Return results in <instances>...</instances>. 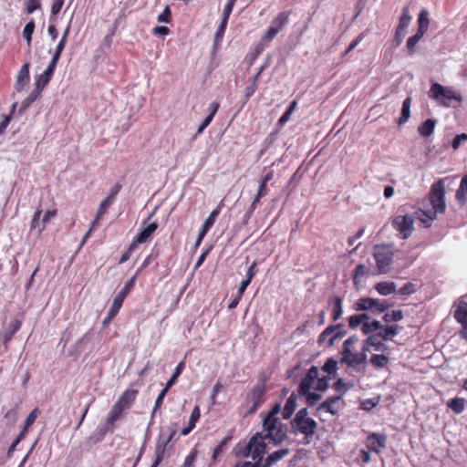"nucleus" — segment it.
Returning a JSON list of instances; mask_svg holds the SVG:
<instances>
[{
	"instance_id": "nucleus-1",
	"label": "nucleus",
	"mask_w": 467,
	"mask_h": 467,
	"mask_svg": "<svg viewBox=\"0 0 467 467\" xmlns=\"http://www.w3.org/2000/svg\"><path fill=\"white\" fill-rule=\"evenodd\" d=\"M281 404H275L263 420L265 437L275 446L282 444L287 439V425L282 423L277 415L280 413Z\"/></svg>"
},
{
	"instance_id": "nucleus-2",
	"label": "nucleus",
	"mask_w": 467,
	"mask_h": 467,
	"mask_svg": "<svg viewBox=\"0 0 467 467\" xmlns=\"http://www.w3.org/2000/svg\"><path fill=\"white\" fill-rule=\"evenodd\" d=\"M395 255L394 247L391 244H376L373 248V256L379 274H387Z\"/></svg>"
},
{
	"instance_id": "nucleus-3",
	"label": "nucleus",
	"mask_w": 467,
	"mask_h": 467,
	"mask_svg": "<svg viewBox=\"0 0 467 467\" xmlns=\"http://www.w3.org/2000/svg\"><path fill=\"white\" fill-rule=\"evenodd\" d=\"M449 180L448 177L440 179L434 182L429 193L430 202L432 206V212L436 213H443L446 210L445 203V182Z\"/></svg>"
},
{
	"instance_id": "nucleus-4",
	"label": "nucleus",
	"mask_w": 467,
	"mask_h": 467,
	"mask_svg": "<svg viewBox=\"0 0 467 467\" xmlns=\"http://www.w3.org/2000/svg\"><path fill=\"white\" fill-rule=\"evenodd\" d=\"M430 98L435 99L441 106L450 107L449 101L454 99L461 103V94L454 92L450 88H445L439 83H433L430 89Z\"/></svg>"
},
{
	"instance_id": "nucleus-5",
	"label": "nucleus",
	"mask_w": 467,
	"mask_h": 467,
	"mask_svg": "<svg viewBox=\"0 0 467 467\" xmlns=\"http://www.w3.org/2000/svg\"><path fill=\"white\" fill-rule=\"evenodd\" d=\"M392 305H388V300L372 297H360L353 305L358 312L371 311L374 314L385 313Z\"/></svg>"
},
{
	"instance_id": "nucleus-6",
	"label": "nucleus",
	"mask_w": 467,
	"mask_h": 467,
	"mask_svg": "<svg viewBox=\"0 0 467 467\" xmlns=\"http://www.w3.org/2000/svg\"><path fill=\"white\" fill-rule=\"evenodd\" d=\"M136 276H132L129 280L126 281L124 286L118 293V295L114 297L113 303L108 312L107 317L103 320V325H107L111 322L112 318L119 313L123 301L132 290L135 285Z\"/></svg>"
},
{
	"instance_id": "nucleus-7",
	"label": "nucleus",
	"mask_w": 467,
	"mask_h": 467,
	"mask_svg": "<svg viewBox=\"0 0 467 467\" xmlns=\"http://www.w3.org/2000/svg\"><path fill=\"white\" fill-rule=\"evenodd\" d=\"M169 434L167 436L164 433H160L156 447H155V460L152 462L150 467H158L160 463L162 462L166 451V447L169 442L172 440L174 435L177 432V427L175 424H171L168 428Z\"/></svg>"
},
{
	"instance_id": "nucleus-8",
	"label": "nucleus",
	"mask_w": 467,
	"mask_h": 467,
	"mask_svg": "<svg viewBox=\"0 0 467 467\" xmlns=\"http://www.w3.org/2000/svg\"><path fill=\"white\" fill-rule=\"evenodd\" d=\"M265 381H259L250 391L246 398L247 402H251L252 406L246 411L245 415H252L256 412L258 408L265 401Z\"/></svg>"
},
{
	"instance_id": "nucleus-9",
	"label": "nucleus",
	"mask_w": 467,
	"mask_h": 467,
	"mask_svg": "<svg viewBox=\"0 0 467 467\" xmlns=\"http://www.w3.org/2000/svg\"><path fill=\"white\" fill-rule=\"evenodd\" d=\"M391 225L402 239H408L414 230V217L410 214L397 215L392 219Z\"/></svg>"
},
{
	"instance_id": "nucleus-10",
	"label": "nucleus",
	"mask_w": 467,
	"mask_h": 467,
	"mask_svg": "<svg viewBox=\"0 0 467 467\" xmlns=\"http://www.w3.org/2000/svg\"><path fill=\"white\" fill-rule=\"evenodd\" d=\"M411 19L412 16L410 15L409 6H404L393 38L394 47H399L402 43L403 38L407 34V27L410 24Z\"/></svg>"
},
{
	"instance_id": "nucleus-11",
	"label": "nucleus",
	"mask_w": 467,
	"mask_h": 467,
	"mask_svg": "<svg viewBox=\"0 0 467 467\" xmlns=\"http://www.w3.org/2000/svg\"><path fill=\"white\" fill-rule=\"evenodd\" d=\"M290 426L294 433L300 432L304 435H314L317 428V422L312 418L302 420H291Z\"/></svg>"
},
{
	"instance_id": "nucleus-12",
	"label": "nucleus",
	"mask_w": 467,
	"mask_h": 467,
	"mask_svg": "<svg viewBox=\"0 0 467 467\" xmlns=\"http://www.w3.org/2000/svg\"><path fill=\"white\" fill-rule=\"evenodd\" d=\"M340 328V326L329 325L318 336L317 344L319 346L326 345L327 348H332L335 342L338 339L336 336V329Z\"/></svg>"
},
{
	"instance_id": "nucleus-13",
	"label": "nucleus",
	"mask_w": 467,
	"mask_h": 467,
	"mask_svg": "<svg viewBox=\"0 0 467 467\" xmlns=\"http://www.w3.org/2000/svg\"><path fill=\"white\" fill-rule=\"evenodd\" d=\"M318 376V368L317 366H312L304 379L301 380L297 392L298 394H306L308 390L311 389L314 382L317 379Z\"/></svg>"
},
{
	"instance_id": "nucleus-14",
	"label": "nucleus",
	"mask_w": 467,
	"mask_h": 467,
	"mask_svg": "<svg viewBox=\"0 0 467 467\" xmlns=\"http://www.w3.org/2000/svg\"><path fill=\"white\" fill-rule=\"evenodd\" d=\"M22 322L18 319L11 321L2 332V343L4 346V351H7L9 348V342L12 340L14 335L20 329Z\"/></svg>"
},
{
	"instance_id": "nucleus-15",
	"label": "nucleus",
	"mask_w": 467,
	"mask_h": 467,
	"mask_svg": "<svg viewBox=\"0 0 467 467\" xmlns=\"http://www.w3.org/2000/svg\"><path fill=\"white\" fill-rule=\"evenodd\" d=\"M387 436L385 434L371 433L367 438V448L376 453L386 446Z\"/></svg>"
},
{
	"instance_id": "nucleus-16",
	"label": "nucleus",
	"mask_w": 467,
	"mask_h": 467,
	"mask_svg": "<svg viewBox=\"0 0 467 467\" xmlns=\"http://www.w3.org/2000/svg\"><path fill=\"white\" fill-rule=\"evenodd\" d=\"M138 390L136 389H126L121 396L119 398L115 405L121 409V410H129L137 397Z\"/></svg>"
},
{
	"instance_id": "nucleus-17",
	"label": "nucleus",
	"mask_w": 467,
	"mask_h": 467,
	"mask_svg": "<svg viewBox=\"0 0 467 467\" xmlns=\"http://www.w3.org/2000/svg\"><path fill=\"white\" fill-rule=\"evenodd\" d=\"M340 362L346 364L348 368H354L357 372L363 373L364 368L359 360V357L357 353L350 351L349 354H341Z\"/></svg>"
},
{
	"instance_id": "nucleus-18",
	"label": "nucleus",
	"mask_w": 467,
	"mask_h": 467,
	"mask_svg": "<svg viewBox=\"0 0 467 467\" xmlns=\"http://www.w3.org/2000/svg\"><path fill=\"white\" fill-rule=\"evenodd\" d=\"M341 395L339 396H331L326 399L322 403H320L317 407L318 411H326L332 415H336L338 411V409L336 408L335 404L341 400Z\"/></svg>"
},
{
	"instance_id": "nucleus-19",
	"label": "nucleus",
	"mask_w": 467,
	"mask_h": 467,
	"mask_svg": "<svg viewBox=\"0 0 467 467\" xmlns=\"http://www.w3.org/2000/svg\"><path fill=\"white\" fill-rule=\"evenodd\" d=\"M123 410L117 407L115 404L112 406L109 413L107 414L105 424L111 430L115 431V423L122 418Z\"/></svg>"
},
{
	"instance_id": "nucleus-20",
	"label": "nucleus",
	"mask_w": 467,
	"mask_h": 467,
	"mask_svg": "<svg viewBox=\"0 0 467 467\" xmlns=\"http://www.w3.org/2000/svg\"><path fill=\"white\" fill-rule=\"evenodd\" d=\"M291 13V10L278 13L270 25L275 27L277 31H282L288 25Z\"/></svg>"
},
{
	"instance_id": "nucleus-21",
	"label": "nucleus",
	"mask_w": 467,
	"mask_h": 467,
	"mask_svg": "<svg viewBox=\"0 0 467 467\" xmlns=\"http://www.w3.org/2000/svg\"><path fill=\"white\" fill-rule=\"evenodd\" d=\"M29 81V63H25L16 78V89L17 91H21L23 88L28 83Z\"/></svg>"
},
{
	"instance_id": "nucleus-22",
	"label": "nucleus",
	"mask_w": 467,
	"mask_h": 467,
	"mask_svg": "<svg viewBox=\"0 0 467 467\" xmlns=\"http://www.w3.org/2000/svg\"><path fill=\"white\" fill-rule=\"evenodd\" d=\"M55 69V67L48 65L46 70L36 78L35 86H37V88L44 89V88L49 83L52 76L54 75Z\"/></svg>"
},
{
	"instance_id": "nucleus-23",
	"label": "nucleus",
	"mask_w": 467,
	"mask_h": 467,
	"mask_svg": "<svg viewBox=\"0 0 467 467\" xmlns=\"http://www.w3.org/2000/svg\"><path fill=\"white\" fill-rule=\"evenodd\" d=\"M289 453L290 450L288 448H283L281 450L274 451L273 453H270L264 461L263 467H271L275 462L282 460Z\"/></svg>"
},
{
	"instance_id": "nucleus-24",
	"label": "nucleus",
	"mask_w": 467,
	"mask_h": 467,
	"mask_svg": "<svg viewBox=\"0 0 467 467\" xmlns=\"http://www.w3.org/2000/svg\"><path fill=\"white\" fill-rule=\"evenodd\" d=\"M296 399L297 396L295 392H293L289 398L286 400L283 412L282 417L284 420H289L293 413L295 412V410L296 408Z\"/></svg>"
},
{
	"instance_id": "nucleus-25",
	"label": "nucleus",
	"mask_w": 467,
	"mask_h": 467,
	"mask_svg": "<svg viewBox=\"0 0 467 467\" xmlns=\"http://www.w3.org/2000/svg\"><path fill=\"white\" fill-rule=\"evenodd\" d=\"M158 224L157 223H150L136 235V242L145 243L150 238V236L157 230Z\"/></svg>"
},
{
	"instance_id": "nucleus-26",
	"label": "nucleus",
	"mask_w": 467,
	"mask_h": 467,
	"mask_svg": "<svg viewBox=\"0 0 467 467\" xmlns=\"http://www.w3.org/2000/svg\"><path fill=\"white\" fill-rule=\"evenodd\" d=\"M329 304H333L332 320L337 321L343 314V299L340 296H333L329 298Z\"/></svg>"
},
{
	"instance_id": "nucleus-27",
	"label": "nucleus",
	"mask_w": 467,
	"mask_h": 467,
	"mask_svg": "<svg viewBox=\"0 0 467 467\" xmlns=\"http://www.w3.org/2000/svg\"><path fill=\"white\" fill-rule=\"evenodd\" d=\"M411 101H412L411 98L407 97L402 102L400 116L398 119V124L400 126L405 124L410 117Z\"/></svg>"
},
{
	"instance_id": "nucleus-28",
	"label": "nucleus",
	"mask_w": 467,
	"mask_h": 467,
	"mask_svg": "<svg viewBox=\"0 0 467 467\" xmlns=\"http://www.w3.org/2000/svg\"><path fill=\"white\" fill-rule=\"evenodd\" d=\"M397 286L394 282H379L375 285L376 291L381 296H389L396 293Z\"/></svg>"
},
{
	"instance_id": "nucleus-29",
	"label": "nucleus",
	"mask_w": 467,
	"mask_h": 467,
	"mask_svg": "<svg viewBox=\"0 0 467 467\" xmlns=\"http://www.w3.org/2000/svg\"><path fill=\"white\" fill-rule=\"evenodd\" d=\"M42 88H37V86L30 92V94L22 101L19 112L22 113L26 110L34 101H36L42 92Z\"/></svg>"
},
{
	"instance_id": "nucleus-30",
	"label": "nucleus",
	"mask_w": 467,
	"mask_h": 467,
	"mask_svg": "<svg viewBox=\"0 0 467 467\" xmlns=\"http://www.w3.org/2000/svg\"><path fill=\"white\" fill-rule=\"evenodd\" d=\"M436 119H428L418 127V131L422 137L431 136L436 126Z\"/></svg>"
},
{
	"instance_id": "nucleus-31",
	"label": "nucleus",
	"mask_w": 467,
	"mask_h": 467,
	"mask_svg": "<svg viewBox=\"0 0 467 467\" xmlns=\"http://www.w3.org/2000/svg\"><path fill=\"white\" fill-rule=\"evenodd\" d=\"M467 174H465L461 181L460 187L456 191L455 198L462 204L465 205L467 202Z\"/></svg>"
},
{
	"instance_id": "nucleus-32",
	"label": "nucleus",
	"mask_w": 467,
	"mask_h": 467,
	"mask_svg": "<svg viewBox=\"0 0 467 467\" xmlns=\"http://www.w3.org/2000/svg\"><path fill=\"white\" fill-rule=\"evenodd\" d=\"M399 328L398 325L383 326V328L380 329L381 331L378 333V336L384 341L390 340L393 337L398 335Z\"/></svg>"
},
{
	"instance_id": "nucleus-33",
	"label": "nucleus",
	"mask_w": 467,
	"mask_h": 467,
	"mask_svg": "<svg viewBox=\"0 0 467 467\" xmlns=\"http://www.w3.org/2000/svg\"><path fill=\"white\" fill-rule=\"evenodd\" d=\"M418 29L420 33L425 34L428 31L430 20H429V12L426 8L420 10L418 17Z\"/></svg>"
},
{
	"instance_id": "nucleus-34",
	"label": "nucleus",
	"mask_w": 467,
	"mask_h": 467,
	"mask_svg": "<svg viewBox=\"0 0 467 467\" xmlns=\"http://www.w3.org/2000/svg\"><path fill=\"white\" fill-rule=\"evenodd\" d=\"M453 317L461 325L467 324V302H461L459 304Z\"/></svg>"
},
{
	"instance_id": "nucleus-35",
	"label": "nucleus",
	"mask_w": 467,
	"mask_h": 467,
	"mask_svg": "<svg viewBox=\"0 0 467 467\" xmlns=\"http://www.w3.org/2000/svg\"><path fill=\"white\" fill-rule=\"evenodd\" d=\"M418 217L420 220V222L423 223L424 227H430L431 224V222L435 220L437 213L435 212L430 211H423L419 210Z\"/></svg>"
},
{
	"instance_id": "nucleus-36",
	"label": "nucleus",
	"mask_w": 467,
	"mask_h": 467,
	"mask_svg": "<svg viewBox=\"0 0 467 467\" xmlns=\"http://www.w3.org/2000/svg\"><path fill=\"white\" fill-rule=\"evenodd\" d=\"M382 328L383 325L379 320H371L369 322L363 323V326L361 327V332L364 335L370 336L371 333Z\"/></svg>"
},
{
	"instance_id": "nucleus-37",
	"label": "nucleus",
	"mask_w": 467,
	"mask_h": 467,
	"mask_svg": "<svg viewBox=\"0 0 467 467\" xmlns=\"http://www.w3.org/2000/svg\"><path fill=\"white\" fill-rule=\"evenodd\" d=\"M265 440L262 439H256V441H254L253 445V452H252V459L256 460L262 457V455L265 453L266 450V443L265 442Z\"/></svg>"
},
{
	"instance_id": "nucleus-38",
	"label": "nucleus",
	"mask_w": 467,
	"mask_h": 467,
	"mask_svg": "<svg viewBox=\"0 0 467 467\" xmlns=\"http://www.w3.org/2000/svg\"><path fill=\"white\" fill-rule=\"evenodd\" d=\"M256 439L268 440V438L265 437V433H263V432H255L250 438L249 441L247 442V444L244 447V450L243 451V456L244 457H249V456L252 457L253 445H254V441H256Z\"/></svg>"
},
{
	"instance_id": "nucleus-39",
	"label": "nucleus",
	"mask_w": 467,
	"mask_h": 467,
	"mask_svg": "<svg viewBox=\"0 0 467 467\" xmlns=\"http://www.w3.org/2000/svg\"><path fill=\"white\" fill-rule=\"evenodd\" d=\"M169 389H168L167 387H164V389L159 393V395H158V397H157V399L155 400V404H154L153 410H152L151 414H150V421L149 423L148 428H150V426L153 423L154 415H155L156 411L161 406V404L163 402V400H164L165 396L167 395ZM149 431V429H147V431Z\"/></svg>"
},
{
	"instance_id": "nucleus-40",
	"label": "nucleus",
	"mask_w": 467,
	"mask_h": 467,
	"mask_svg": "<svg viewBox=\"0 0 467 467\" xmlns=\"http://www.w3.org/2000/svg\"><path fill=\"white\" fill-rule=\"evenodd\" d=\"M447 406L456 414L463 411L465 406V400L462 398H453L448 401Z\"/></svg>"
},
{
	"instance_id": "nucleus-41",
	"label": "nucleus",
	"mask_w": 467,
	"mask_h": 467,
	"mask_svg": "<svg viewBox=\"0 0 467 467\" xmlns=\"http://www.w3.org/2000/svg\"><path fill=\"white\" fill-rule=\"evenodd\" d=\"M114 432L113 430H111L109 427H108L106 424H104L102 427H98L95 432L89 437V439L93 442H99L102 441L107 434V432Z\"/></svg>"
},
{
	"instance_id": "nucleus-42",
	"label": "nucleus",
	"mask_w": 467,
	"mask_h": 467,
	"mask_svg": "<svg viewBox=\"0 0 467 467\" xmlns=\"http://www.w3.org/2000/svg\"><path fill=\"white\" fill-rule=\"evenodd\" d=\"M370 363L377 368H382L388 365L389 358L383 354H374L370 358Z\"/></svg>"
},
{
	"instance_id": "nucleus-43",
	"label": "nucleus",
	"mask_w": 467,
	"mask_h": 467,
	"mask_svg": "<svg viewBox=\"0 0 467 467\" xmlns=\"http://www.w3.org/2000/svg\"><path fill=\"white\" fill-rule=\"evenodd\" d=\"M403 317L402 310H392L391 312L385 313L382 317V320L385 323L399 322L403 319Z\"/></svg>"
},
{
	"instance_id": "nucleus-44",
	"label": "nucleus",
	"mask_w": 467,
	"mask_h": 467,
	"mask_svg": "<svg viewBox=\"0 0 467 467\" xmlns=\"http://www.w3.org/2000/svg\"><path fill=\"white\" fill-rule=\"evenodd\" d=\"M321 369L328 375H335L337 370V361L334 358H328Z\"/></svg>"
},
{
	"instance_id": "nucleus-45",
	"label": "nucleus",
	"mask_w": 467,
	"mask_h": 467,
	"mask_svg": "<svg viewBox=\"0 0 467 467\" xmlns=\"http://www.w3.org/2000/svg\"><path fill=\"white\" fill-rule=\"evenodd\" d=\"M423 36V33H420V31H417L415 35L408 38L406 47L410 55H412L414 53L415 46L422 38Z\"/></svg>"
},
{
	"instance_id": "nucleus-46",
	"label": "nucleus",
	"mask_w": 467,
	"mask_h": 467,
	"mask_svg": "<svg viewBox=\"0 0 467 467\" xmlns=\"http://www.w3.org/2000/svg\"><path fill=\"white\" fill-rule=\"evenodd\" d=\"M35 27H36V25H35V22L33 19H31L28 23H26V25L24 27L23 36L25 37L27 46H31L32 35L35 31Z\"/></svg>"
},
{
	"instance_id": "nucleus-47",
	"label": "nucleus",
	"mask_w": 467,
	"mask_h": 467,
	"mask_svg": "<svg viewBox=\"0 0 467 467\" xmlns=\"http://www.w3.org/2000/svg\"><path fill=\"white\" fill-rule=\"evenodd\" d=\"M112 202L113 201L107 197L100 202L96 215V219L94 220L92 224H95L97 221H99L101 218V216H103L106 213L108 208L112 204Z\"/></svg>"
},
{
	"instance_id": "nucleus-48",
	"label": "nucleus",
	"mask_w": 467,
	"mask_h": 467,
	"mask_svg": "<svg viewBox=\"0 0 467 467\" xmlns=\"http://www.w3.org/2000/svg\"><path fill=\"white\" fill-rule=\"evenodd\" d=\"M223 207V201H221L219 202V204L217 205V207L214 210H213L212 213H210V215L206 218V220L204 221V223L213 227L215 223V220L218 217V215L220 214Z\"/></svg>"
},
{
	"instance_id": "nucleus-49",
	"label": "nucleus",
	"mask_w": 467,
	"mask_h": 467,
	"mask_svg": "<svg viewBox=\"0 0 467 467\" xmlns=\"http://www.w3.org/2000/svg\"><path fill=\"white\" fill-rule=\"evenodd\" d=\"M26 433H27V431H26V430H23V429L21 430L20 433L13 441V442L11 443V445H10L8 451H7V453H6L7 458H12L13 457V453L16 451V446L26 437Z\"/></svg>"
},
{
	"instance_id": "nucleus-50",
	"label": "nucleus",
	"mask_w": 467,
	"mask_h": 467,
	"mask_svg": "<svg viewBox=\"0 0 467 467\" xmlns=\"http://www.w3.org/2000/svg\"><path fill=\"white\" fill-rule=\"evenodd\" d=\"M379 337L378 334L370 335L366 338V344H369V346L373 347L377 351L383 350L385 346L380 340L378 339Z\"/></svg>"
},
{
	"instance_id": "nucleus-51",
	"label": "nucleus",
	"mask_w": 467,
	"mask_h": 467,
	"mask_svg": "<svg viewBox=\"0 0 467 467\" xmlns=\"http://www.w3.org/2000/svg\"><path fill=\"white\" fill-rule=\"evenodd\" d=\"M300 396H303L306 398V401L307 406L312 407L314 406L318 400H321L322 396L317 392H311L308 390L306 394H299Z\"/></svg>"
},
{
	"instance_id": "nucleus-52",
	"label": "nucleus",
	"mask_w": 467,
	"mask_h": 467,
	"mask_svg": "<svg viewBox=\"0 0 467 467\" xmlns=\"http://www.w3.org/2000/svg\"><path fill=\"white\" fill-rule=\"evenodd\" d=\"M183 368H184V363L183 362H180L176 366V368H175V369H174V371L172 373V376L168 380V382L166 383L165 387H167L168 389H171V386L175 383L177 378L182 374Z\"/></svg>"
},
{
	"instance_id": "nucleus-53",
	"label": "nucleus",
	"mask_w": 467,
	"mask_h": 467,
	"mask_svg": "<svg viewBox=\"0 0 467 467\" xmlns=\"http://www.w3.org/2000/svg\"><path fill=\"white\" fill-rule=\"evenodd\" d=\"M416 291H417L416 285L411 282H408V283L404 284L398 290L397 293L400 296H410V295L414 294Z\"/></svg>"
},
{
	"instance_id": "nucleus-54",
	"label": "nucleus",
	"mask_w": 467,
	"mask_h": 467,
	"mask_svg": "<svg viewBox=\"0 0 467 467\" xmlns=\"http://www.w3.org/2000/svg\"><path fill=\"white\" fill-rule=\"evenodd\" d=\"M258 88V84L254 82V79H250V84L244 89V103H246L249 99L255 93Z\"/></svg>"
},
{
	"instance_id": "nucleus-55",
	"label": "nucleus",
	"mask_w": 467,
	"mask_h": 467,
	"mask_svg": "<svg viewBox=\"0 0 467 467\" xmlns=\"http://www.w3.org/2000/svg\"><path fill=\"white\" fill-rule=\"evenodd\" d=\"M358 340V337L356 335H352L349 337H348L343 343L341 354H349L351 351L350 347L356 344Z\"/></svg>"
},
{
	"instance_id": "nucleus-56",
	"label": "nucleus",
	"mask_w": 467,
	"mask_h": 467,
	"mask_svg": "<svg viewBox=\"0 0 467 467\" xmlns=\"http://www.w3.org/2000/svg\"><path fill=\"white\" fill-rule=\"evenodd\" d=\"M227 24L228 23H226L224 21H221V23L217 28V31L214 35V47L217 46L222 41L223 35L225 33L226 27H227Z\"/></svg>"
},
{
	"instance_id": "nucleus-57",
	"label": "nucleus",
	"mask_w": 467,
	"mask_h": 467,
	"mask_svg": "<svg viewBox=\"0 0 467 467\" xmlns=\"http://www.w3.org/2000/svg\"><path fill=\"white\" fill-rule=\"evenodd\" d=\"M316 380H317V385L315 387L316 390L320 391V392H325L326 390H327V389L329 387V384H328L329 378L328 377H327V376H323L321 378L317 377V379Z\"/></svg>"
},
{
	"instance_id": "nucleus-58",
	"label": "nucleus",
	"mask_w": 467,
	"mask_h": 467,
	"mask_svg": "<svg viewBox=\"0 0 467 467\" xmlns=\"http://www.w3.org/2000/svg\"><path fill=\"white\" fill-rule=\"evenodd\" d=\"M26 12L27 14H33L35 11L41 9V0H26Z\"/></svg>"
},
{
	"instance_id": "nucleus-59",
	"label": "nucleus",
	"mask_w": 467,
	"mask_h": 467,
	"mask_svg": "<svg viewBox=\"0 0 467 467\" xmlns=\"http://www.w3.org/2000/svg\"><path fill=\"white\" fill-rule=\"evenodd\" d=\"M234 5V1L227 0V3L223 11L222 21L228 23L229 17L233 12Z\"/></svg>"
},
{
	"instance_id": "nucleus-60",
	"label": "nucleus",
	"mask_w": 467,
	"mask_h": 467,
	"mask_svg": "<svg viewBox=\"0 0 467 467\" xmlns=\"http://www.w3.org/2000/svg\"><path fill=\"white\" fill-rule=\"evenodd\" d=\"M39 410L37 408L34 409L26 417L23 430L28 431V427L31 426L38 416Z\"/></svg>"
},
{
	"instance_id": "nucleus-61",
	"label": "nucleus",
	"mask_w": 467,
	"mask_h": 467,
	"mask_svg": "<svg viewBox=\"0 0 467 467\" xmlns=\"http://www.w3.org/2000/svg\"><path fill=\"white\" fill-rule=\"evenodd\" d=\"M278 33L279 31H277L275 27L270 25L269 27L265 32V34L263 35L262 40L270 42L277 36Z\"/></svg>"
},
{
	"instance_id": "nucleus-62",
	"label": "nucleus",
	"mask_w": 467,
	"mask_h": 467,
	"mask_svg": "<svg viewBox=\"0 0 467 467\" xmlns=\"http://www.w3.org/2000/svg\"><path fill=\"white\" fill-rule=\"evenodd\" d=\"M348 327L351 329H356L359 326H361V327L363 326V323H362L358 314H354V315L348 317Z\"/></svg>"
},
{
	"instance_id": "nucleus-63",
	"label": "nucleus",
	"mask_w": 467,
	"mask_h": 467,
	"mask_svg": "<svg viewBox=\"0 0 467 467\" xmlns=\"http://www.w3.org/2000/svg\"><path fill=\"white\" fill-rule=\"evenodd\" d=\"M171 9L168 5H166L163 12L158 16L157 20L160 23L169 24L171 23Z\"/></svg>"
},
{
	"instance_id": "nucleus-64",
	"label": "nucleus",
	"mask_w": 467,
	"mask_h": 467,
	"mask_svg": "<svg viewBox=\"0 0 467 467\" xmlns=\"http://www.w3.org/2000/svg\"><path fill=\"white\" fill-rule=\"evenodd\" d=\"M200 417H201L200 409L198 406H195L193 408V410H192L190 420H189L188 424L191 425V427L195 428L196 422L199 420Z\"/></svg>"
}]
</instances>
